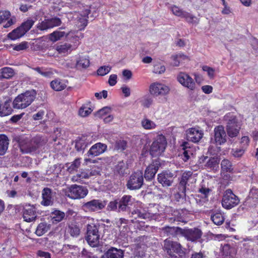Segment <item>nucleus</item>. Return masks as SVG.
<instances>
[{
  "label": "nucleus",
  "mask_w": 258,
  "mask_h": 258,
  "mask_svg": "<svg viewBox=\"0 0 258 258\" xmlns=\"http://www.w3.org/2000/svg\"><path fill=\"white\" fill-rule=\"evenodd\" d=\"M101 225L98 223H92L87 225L86 240L92 247L99 245L100 234L99 229Z\"/></svg>",
  "instance_id": "20e7f679"
},
{
  "label": "nucleus",
  "mask_w": 258,
  "mask_h": 258,
  "mask_svg": "<svg viewBox=\"0 0 258 258\" xmlns=\"http://www.w3.org/2000/svg\"><path fill=\"white\" fill-rule=\"evenodd\" d=\"M219 161L217 158L212 157L208 159L205 165L207 168L210 169H216L218 167Z\"/></svg>",
  "instance_id": "c03bdc74"
},
{
  "label": "nucleus",
  "mask_w": 258,
  "mask_h": 258,
  "mask_svg": "<svg viewBox=\"0 0 258 258\" xmlns=\"http://www.w3.org/2000/svg\"><path fill=\"white\" fill-rule=\"evenodd\" d=\"M25 34L22 28L19 26L9 33L8 37L11 40H15L22 37Z\"/></svg>",
  "instance_id": "f704fd0d"
},
{
  "label": "nucleus",
  "mask_w": 258,
  "mask_h": 258,
  "mask_svg": "<svg viewBox=\"0 0 258 258\" xmlns=\"http://www.w3.org/2000/svg\"><path fill=\"white\" fill-rule=\"evenodd\" d=\"M17 141L20 151L23 154L35 152L47 142L46 138L40 135H37L31 139L27 137H19Z\"/></svg>",
  "instance_id": "f257e3e1"
},
{
  "label": "nucleus",
  "mask_w": 258,
  "mask_h": 258,
  "mask_svg": "<svg viewBox=\"0 0 258 258\" xmlns=\"http://www.w3.org/2000/svg\"><path fill=\"white\" fill-rule=\"evenodd\" d=\"M111 70V68L109 66L100 67L97 71L98 75L103 76L107 74Z\"/></svg>",
  "instance_id": "69168bd1"
},
{
  "label": "nucleus",
  "mask_w": 258,
  "mask_h": 258,
  "mask_svg": "<svg viewBox=\"0 0 258 258\" xmlns=\"http://www.w3.org/2000/svg\"><path fill=\"white\" fill-rule=\"evenodd\" d=\"M36 94L34 90H28L19 94L13 102V107L18 109L26 108L34 101Z\"/></svg>",
  "instance_id": "f03ea898"
},
{
  "label": "nucleus",
  "mask_w": 258,
  "mask_h": 258,
  "mask_svg": "<svg viewBox=\"0 0 258 258\" xmlns=\"http://www.w3.org/2000/svg\"><path fill=\"white\" fill-rule=\"evenodd\" d=\"M153 98L150 95H146L143 97L141 100L142 105L145 108H149L153 104Z\"/></svg>",
  "instance_id": "6e6d98bb"
},
{
  "label": "nucleus",
  "mask_w": 258,
  "mask_h": 258,
  "mask_svg": "<svg viewBox=\"0 0 258 258\" xmlns=\"http://www.w3.org/2000/svg\"><path fill=\"white\" fill-rule=\"evenodd\" d=\"M192 174L193 172L191 171H184L181 175L179 185L186 188L187 182L192 178Z\"/></svg>",
  "instance_id": "58836bf2"
},
{
  "label": "nucleus",
  "mask_w": 258,
  "mask_h": 258,
  "mask_svg": "<svg viewBox=\"0 0 258 258\" xmlns=\"http://www.w3.org/2000/svg\"><path fill=\"white\" fill-rule=\"evenodd\" d=\"M88 189L86 186L73 184L66 191V195L73 200H80L84 198L88 194Z\"/></svg>",
  "instance_id": "423d86ee"
},
{
  "label": "nucleus",
  "mask_w": 258,
  "mask_h": 258,
  "mask_svg": "<svg viewBox=\"0 0 258 258\" xmlns=\"http://www.w3.org/2000/svg\"><path fill=\"white\" fill-rule=\"evenodd\" d=\"M66 35V37H68V39H69L70 36V33L66 34L65 32L60 31L59 30H56L49 34V38L51 41L56 42L60 40Z\"/></svg>",
  "instance_id": "72a5a7b5"
},
{
  "label": "nucleus",
  "mask_w": 258,
  "mask_h": 258,
  "mask_svg": "<svg viewBox=\"0 0 258 258\" xmlns=\"http://www.w3.org/2000/svg\"><path fill=\"white\" fill-rule=\"evenodd\" d=\"M170 10L173 15L181 18L185 12L176 5L172 6L170 7Z\"/></svg>",
  "instance_id": "4d7b16f0"
},
{
  "label": "nucleus",
  "mask_w": 258,
  "mask_h": 258,
  "mask_svg": "<svg viewBox=\"0 0 258 258\" xmlns=\"http://www.w3.org/2000/svg\"><path fill=\"white\" fill-rule=\"evenodd\" d=\"M240 126L235 116L231 117L227 122L226 131L230 138L235 137L239 133Z\"/></svg>",
  "instance_id": "dca6fc26"
},
{
  "label": "nucleus",
  "mask_w": 258,
  "mask_h": 258,
  "mask_svg": "<svg viewBox=\"0 0 258 258\" xmlns=\"http://www.w3.org/2000/svg\"><path fill=\"white\" fill-rule=\"evenodd\" d=\"M232 247L229 244H225L222 247V254L225 256L224 258H232L231 255Z\"/></svg>",
  "instance_id": "5fc2aeb1"
},
{
  "label": "nucleus",
  "mask_w": 258,
  "mask_h": 258,
  "mask_svg": "<svg viewBox=\"0 0 258 258\" xmlns=\"http://www.w3.org/2000/svg\"><path fill=\"white\" fill-rule=\"evenodd\" d=\"M93 109L89 104H83L79 110V115L82 117H86L91 113Z\"/></svg>",
  "instance_id": "37998d69"
},
{
  "label": "nucleus",
  "mask_w": 258,
  "mask_h": 258,
  "mask_svg": "<svg viewBox=\"0 0 258 258\" xmlns=\"http://www.w3.org/2000/svg\"><path fill=\"white\" fill-rule=\"evenodd\" d=\"M163 249L171 258H183L185 255V249L180 243L169 239L164 241Z\"/></svg>",
  "instance_id": "7ed1b4c3"
},
{
  "label": "nucleus",
  "mask_w": 258,
  "mask_h": 258,
  "mask_svg": "<svg viewBox=\"0 0 258 258\" xmlns=\"http://www.w3.org/2000/svg\"><path fill=\"white\" fill-rule=\"evenodd\" d=\"M107 149V145L106 144L97 143L93 145L87 152L88 156L93 157L97 156L103 153Z\"/></svg>",
  "instance_id": "5701e85b"
},
{
  "label": "nucleus",
  "mask_w": 258,
  "mask_h": 258,
  "mask_svg": "<svg viewBox=\"0 0 258 258\" xmlns=\"http://www.w3.org/2000/svg\"><path fill=\"white\" fill-rule=\"evenodd\" d=\"M202 235V231L198 228H182L181 235L188 241H195L201 238Z\"/></svg>",
  "instance_id": "2eb2a0df"
},
{
  "label": "nucleus",
  "mask_w": 258,
  "mask_h": 258,
  "mask_svg": "<svg viewBox=\"0 0 258 258\" xmlns=\"http://www.w3.org/2000/svg\"><path fill=\"white\" fill-rule=\"evenodd\" d=\"M173 174L167 171H163L157 175V180L163 187H168L172 185Z\"/></svg>",
  "instance_id": "a211bd4d"
},
{
  "label": "nucleus",
  "mask_w": 258,
  "mask_h": 258,
  "mask_svg": "<svg viewBox=\"0 0 258 258\" xmlns=\"http://www.w3.org/2000/svg\"><path fill=\"white\" fill-rule=\"evenodd\" d=\"M239 202V198L231 189L225 191L222 200V205L224 209H231L238 205Z\"/></svg>",
  "instance_id": "0eeeda50"
},
{
  "label": "nucleus",
  "mask_w": 258,
  "mask_h": 258,
  "mask_svg": "<svg viewBox=\"0 0 258 258\" xmlns=\"http://www.w3.org/2000/svg\"><path fill=\"white\" fill-rule=\"evenodd\" d=\"M106 202L100 200H92L83 203V209L87 212H95L103 209L106 206Z\"/></svg>",
  "instance_id": "4468645a"
},
{
  "label": "nucleus",
  "mask_w": 258,
  "mask_h": 258,
  "mask_svg": "<svg viewBox=\"0 0 258 258\" xmlns=\"http://www.w3.org/2000/svg\"><path fill=\"white\" fill-rule=\"evenodd\" d=\"M88 146L85 137H78L75 141V148L77 152L84 151Z\"/></svg>",
  "instance_id": "473e14b6"
},
{
  "label": "nucleus",
  "mask_w": 258,
  "mask_h": 258,
  "mask_svg": "<svg viewBox=\"0 0 258 258\" xmlns=\"http://www.w3.org/2000/svg\"><path fill=\"white\" fill-rule=\"evenodd\" d=\"M1 74L3 78L9 79L14 75V71L10 68L5 67L1 70Z\"/></svg>",
  "instance_id": "8fccbe9b"
},
{
  "label": "nucleus",
  "mask_w": 258,
  "mask_h": 258,
  "mask_svg": "<svg viewBox=\"0 0 258 258\" xmlns=\"http://www.w3.org/2000/svg\"><path fill=\"white\" fill-rule=\"evenodd\" d=\"M88 56H79L76 60V68L78 70L86 69L90 66Z\"/></svg>",
  "instance_id": "cd10ccee"
},
{
  "label": "nucleus",
  "mask_w": 258,
  "mask_h": 258,
  "mask_svg": "<svg viewBox=\"0 0 258 258\" xmlns=\"http://www.w3.org/2000/svg\"><path fill=\"white\" fill-rule=\"evenodd\" d=\"M71 44L65 43L64 44L57 45L56 47V50L60 54L66 53L71 49Z\"/></svg>",
  "instance_id": "864d4df0"
},
{
  "label": "nucleus",
  "mask_w": 258,
  "mask_h": 258,
  "mask_svg": "<svg viewBox=\"0 0 258 258\" xmlns=\"http://www.w3.org/2000/svg\"><path fill=\"white\" fill-rule=\"evenodd\" d=\"M37 28L40 30H46L47 29H50V28H49V25L47 19H45L41 23H39L37 25Z\"/></svg>",
  "instance_id": "774afa93"
},
{
  "label": "nucleus",
  "mask_w": 258,
  "mask_h": 258,
  "mask_svg": "<svg viewBox=\"0 0 258 258\" xmlns=\"http://www.w3.org/2000/svg\"><path fill=\"white\" fill-rule=\"evenodd\" d=\"M9 139L5 134H0V156L4 155L9 147Z\"/></svg>",
  "instance_id": "c756f323"
},
{
  "label": "nucleus",
  "mask_w": 258,
  "mask_h": 258,
  "mask_svg": "<svg viewBox=\"0 0 258 258\" xmlns=\"http://www.w3.org/2000/svg\"><path fill=\"white\" fill-rule=\"evenodd\" d=\"M124 253L122 250L112 247L109 249L102 256V258H123Z\"/></svg>",
  "instance_id": "bb28decb"
},
{
  "label": "nucleus",
  "mask_w": 258,
  "mask_h": 258,
  "mask_svg": "<svg viewBox=\"0 0 258 258\" xmlns=\"http://www.w3.org/2000/svg\"><path fill=\"white\" fill-rule=\"evenodd\" d=\"M53 204L52 190L48 187H45L42 191L41 204L44 206H51Z\"/></svg>",
  "instance_id": "4be33fe9"
},
{
  "label": "nucleus",
  "mask_w": 258,
  "mask_h": 258,
  "mask_svg": "<svg viewBox=\"0 0 258 258\" xmlns=\"http://www.w3.org/2000/svg\"><path fill=\"white\" fill-rule=\"evenodd\" d=\"M90 177V174L89 173V169L83 170L80 173L72 177V180L75 182H81L83 179H88Z\"/></svg>",
  "instance_id": "e433bc0d"
},
{
  "label": "nucleus",
  "mask_w": 258,
  "mask_h": 258,
  "mask_svg": "<svg viewBox=\"0 0 258 258\" xmlns=\"http://www.w3.org/2000/svg\"><path fill=\"white\" fill-rule=\"evenodd\" d=\"M186 188L178 185L176 192L174 194V198L176 201L183 202L186 200Z\"/></svg>",
  "instance_id": "7c9ffc66"
},
{
  "label": "nucleus",
  "mask_w": 258,
  "mask_h": 258,
  "mask_svg": "<svg viewBox=\"0 0 258 258\" xmlns=\"http://www.w3.org/2000/svg\"><path fill=\"white\" fill-rule=\"evenodd\" d=\"M127 147L126 141L120 140L117 141L115 144V148L117 150L124 151Z\"/></svg>",
  "instance_id": "e2e57ef3"
},
{
  "label": "nucleus",
  "mask_w": 258,
  "mask_h": 258,
  "mask_svg": "<svg viewBox=\"0 0 258 258\" xmlns=\"http://www.w3.org/2000/svg\"><path fill=\"white\" fill-rule=\"evenodd\" d=\"M11 13L8 11L0 12V24L6 23L3 25L4 28H8L14 24V22L12 18H10Z\"/></svg>",
  "instance_id": "a878e982"
},
{
  "label": "nucleus",
  "mask_w": 258,
  "mask_h": 258,
  "mask_svg": "<svg viewBox=\"0 0 258 258\" xmlns=\"http://www.w3.org/2000/svg\"><path fill=\"white\" fill-rule=\"evenodd\" d=\"M221 166L222 170L226 172L230 171L232 164L228 159H224L221 162Z\"/></svg>",
  "instance_id": "680f3d73"
},
{
  "label": "nucleus",
  "mask_w": 258,
  "mask_h": 258,
  "mask_svg": "<svg viewBox=\"0 0 258 258\" xmlns=\"http://www.w3.org/2000/svg\"><path fill=\"white\" fill-rule=\"evenodd\" d=\"M37 215L36 208L33 205H26L23 209V218L25 221L30 222L35 221Z\"/></svg>",
  "instance_id": "f3484780"
},
{
  "label": "nucleus",
  "mask_w": 258,
  "mask_h": 258,
  "mask_svg": "<svg viewBox=\"0 0 258 258\" xmlns=\"http://www.w3.org/2000/svg\"><path fill=\"white\" fill-rule=\"evenodd\" d=\"M161 166L158 160H153L146 168L144 177L147 181H151L155 178V175Z\"/></svg>",
  "instance_id": "ddd939ff"
},
{
  "label": "nucleus",
  "mask_w": 258,
  "mask_h": 258,
  "mask_svg": "<svg viewBox=\"0 0 258 258\" xmlns=\"http://www.w3.org/2000/svg\"><path fill=\"white\" fill-rule=\"evenodd\" d=\"M173 60L172 64L173 66H179L180 62L185 59H189L188 57L182 53H179L171 56Z\"/></svg>",
  "instance_id": "ea45409f"
},
{
  "label": "nucleus",
  "mask_w": 258,
  "mask_h": 258,
  "mask_svg": "<svg viewBox=\"0 0 258 258\" xmlns=\"http://www.w3.org/2000/svg\"><path fill=\"white\" fill-rule=\"evenodd\" d=\"M180 151L179 156L184 162H187L192 155V150L189 146V144L187 142H184L180 145Z\"/></svg>",
  "instance_id": "b1692460"
},
{
  "label": "nucleus",
  "mask_w": 258,
  "mask_h": 258,
  "mask_svg": "<svg viewBox=\"0 0 258 258\" xmlns=\"http://www.w3.org/2000/svg\"><path fill=\"white\" fill-rule=\"evenodd\" d=\"M49 25V28H52L54 27L59 26L61 24V21L58 17H54L50 19H47Z\"/></svg>",
  "instance_id": "bf43d9fd"
},
{
  "label": "nucleus",
  "mask_w": 258,
  "mask_h": 258,
  "mask_svg": "<svg viewBox=\"0 0 258 258\" xmlns=\"http://www.w3.org/2000/svg\"><path fill=\"white\" fill-rule=\"evenodd\" d=\"M132 216H134L135 218H139L143 219L149 218L150 214L146 212L143 209H135L132 212Z\"/></svg>",
  "instance_id": "4c0bfd02"
},
{
  "label": "nucleus",
  "mask_w": 258,
  "mask_h": 258,
  "mask_svg": "<svg viewBox=\"0 0 258 258\" xmlns=\"http://www.w3.org/2000/svg\"><path fill=\"white\" fill-rule=\"evenodd\" d=\"M50 86L54 90L56 91H61L64 89L66 87V85L61 82L59 80H55L50 83Z\"/></svg>",
  "instance_id": "a18cd8bd"
},
{
  "label": "nucleus",
  "mask_w": 258,
  "mask_h": 258,
  "mask_svg": "<svg viewBox=\"0 0 258 258\" xmlns=\"http://www.w3.org/2000/svg\"><path fill=\"white\" fill-rule=\"evenodd\" d=\"M13 109L11 106V101L7 100L3 103H0V116H6L12 113Z\"/></svg>",
  "instance_id": "c85d7f7f"
},
{
  "label": "nucleus",
  "mask_w": 258,
  "mask_h": 258,
  "mask_svg": "<svg viewBox=\"0 0 258 258\" xmlns=\"http://www.w3.org/2000/svg\"><path fill=\"white\" fill-rule=\"evenodd\" d=\"M170 90L168 86L158 82L152 83L149 87L151 94L156 96L166 95L169 93Z\"/></svg>",
  "instance_id": "f8f14e48"
},
{
  "label": "nucleus",
  "mask_w": 258,
  "mask_h": 258,
  "mask_svg": "<svg viewBox=\"0 0 258 258\" xmlns=\"http://www.w3.org/2000/svg\"><path fill=\"white\" fill-rule=\"evenodd\" d=\"M119 203L118 199L111 201L107 205V209L108 211H116L118 209Z\"/></svg>",
  "instance_id": "338daca9"
},
{
  "label": "nucleus",
  "mask_w": 258,
  "mask_h": 258,
  "mask_svg": "<svg viewBox=\"0 0 258 258\" xmlns=\"http://www.w3.org/2000/svg\"><path fill=\"white\" fill-rule=\"evenodd\" d=\"M202 130L196 127H191L186 131V138L187 140L193 143H198L203 136Z\"/></svg>",
  "instance_id": "6ab92c4d"
},
{
  "label": "nucleus",
  "mask_w": 258,
  "mask_h": 258,
  "mask_svg": "<svg viewBox=\"0 0 258 258\" xmlns=\"http://www.w3.org/2000/svg\"><path fill=\"white\" fill-rule=\"evenodd\" d=\"M49 229V225L45 222H42L38 224L35 233L37 236H40L43 235L48 231Z\"/></svg>",
  "instance_id": "a19ab883"
},
{
  "label": "nucleus",
  "mask_w": 258,
  "mask_h": 258,
  "mask_svg": "<svg viewBox=\"0 0 258 258\" xmlns=\"http://www.w3.org/2000/svg\"><path fill=\"white\" fill-rule=\"evenodd\" d=\"M182 18H184L188 23L194 24L198 23V22H196L195 20H197V18L195 16L186 11L185 12Z\"/></svg>",
  "instance_id": "052dcab7"
},
{
  "label": "nucleus",
  "mask_w": 258,
  "mask_h": 258,
  "mask_svg": "<svg viewBox=\"0 0 258 258\" xmlns=\"http://www.w3.org/2000/svg\"><path fill=\"white\" fill-rule=\"evenodd\" d=\"M127 169V166L123 161L118 162L115 166V170L120 175H123Z\"/></svg>",
  "instance_id": "09e8293b"
},
{
  "label": "nucleus",
  "mask_w": 258,
  "mask_h": 258,
  "mask_svg": "<svg viewBox=\"0 0 258 258\" xmlns=\"http://www.w3.org/2000/svg\"><path fill=\"white\" fill-rule=\"evenodd\" d=\"M81 158H76L72 163L68 167V171L70 173H72L75 171H77V169L80 167L81 165Z\"/></svg>",
  "instance_id": "3c124183"
},
{
  "label": "nucleus",
  "mask_w": 258,
  "mask_h": 258,
  "mask_svg": "<svg viewBox=\"0 0 258 258\" xmlns=\"http://www.w3.org/2000/svg\"><path fill=\"white\" fill-rule=\"evenodd\" d=\"M212 189L203 184H201L197 191L196 200L200 205H203L209 201Z\"/></svg>",
  "instance_id": "9d476101"
},
{
  "label": "nucleus",
  "mask_w": 258,
  "mask_h": 258,
  "mask_svg": "<svg viewBox=\"0 0 258 258\" xmlns=\"http://www.w3.org/2000/svg\"><path fill=\"white\" fill-rule=\"evenodd\" d=\"M34 22L35 21L33 19L29 18L22 23L20 26L22 28L24 32L26 33L32 28Z\"/></svg>",
  "instance_id": "603ef678"
},
{
  "label": "nucleus",
  "mask_w": 258,
  "mask_h": 258,
  "mask_svg": "<svg viewBox=\"0 0 258 258\" xmlns=\"http://www.w3.org/2000/svg\"><path fill=\"white\" fill-rule=\"evenodd\" d=\"M189 214V211L186 209L172 210L171 217H167L166 220L171 224L175 222L186 223Z\"/></svg>",
  "instance_id": "1a4fd4ad"
},
{
  "label": "nucleus",
  "mask_w": 258,
  "mask_h": 258,
  "mask_svg": "<svg viewBox=\"0 0 258 258\" xmlns=\"http://www.w3.org/2000/svg\"><path fill=\"white\" fill-rule=\"evenodd\" d=\"M32 69L44 77L48 78L53 75L51 71H47L46 69L42 67L32 68Z\"/></svg>",
  "instance_id": "de8ad7c7"
},
{
  "label": "nucleus",
  "mask_w": 258,
  "mask_h": 258,
  "mask_svg": "<svg viewBox=\"0 0 258 258\" xmlns=\"http://www.w3.org/2000/svg\"><path fill=\"white\" fill-rule=\"evenodd\" d=\"M142 126L146 130L155 129L156 127V123L147 118H143L141 121Z\"/></svg>",
  "instance_id": "79ce46f5"
},
{
  "label": "nucleus",
  "mask_w": 258,
  "mask_h": 258,
  "mask_svg": "<svg viewBox=\"0 0 258 258\" xmlns=\"http://www.w3.org/2000/svg\"><path fill=\"white\" fill-rule=\"evenodd\" d=\"M119 203L118 211L124 212L132 206L134 199L131 195H123L120 199H118Z\"/></svg>",
  "instance_id": "412c9836"
},
{
  "label": "nucleus",
  "mask_w": 258,
  "mask_h": 258,
  "mask_svg": "<svg viewBox=\"0 0 258 258\" xmlns=\"http://www.w3.org/2000/svg\"><path fill=\"white\" fill-rule=\"evenodd\" d=\"M66 230L71 236L74 237H78L80 235L81 232L79 225H78L76 223L73 222H72L68 225L66 228Z\"/></svg>",
  "instance_id": "2f4dec72"
},
{
  "label": "nucleus",
  "mask_w": 258,
  "mask_h": 258,
  "mask_svg": "<svg viewBox=\"0 0 258 258\" xmlns=\"http://www.w3.org/2000/svg\"><path fill=\"white\" fill-rule=\"evenodd\" d=\"M166 146L165 137L162 135H158L151 145L150 153L153 157L160 156L164 152Z\"/></svg>",
  "instance_id": "39448f33"
},
{
  "label": "nucleus",
  "mask_w": 258,
  "mask_h": 258,
  "mask_svg": "<svg viewBox=\"0 0 258 258\" xmlns=\"http://www.w3.org/2000/svg\"><path fill=\"white\" fill-rule=\"evenodd\" d=\"M12 46H13V49L17 51L26 50L29 47L28 43L27 41H23L19 44Z\"/></svg>",
  "instance_id": "13d9d810"
},
{
  "label": "nucleus",
  "mask_w": 258,
  "mask_h": 258,
  "mask_svg": "<svg viewBox=\"0 0 258 258\" xmlns=\"http://www.w3.org/2000/svg\"><path fill=\"white\" fill-rule=\"evenodd\" d=\"M177 80L182 86L190 91H194L196 88V84L194 79L185 73H179L177 76Z\"/></svg>",
  "instance_id": "9b49d317"
},
{
  "label": "nucleus",
  "mask_w": 258,
  "mask_h": 258,
  "mask_svg": "<svg viewBox=\"0 0 258 258\" xmlns=\"http://www.w3.org/2000/svg\"><path fill=\"white\" fill-rule=\"evenodd\" d=\"M211 219L216 225H222L225 220L223 214L220 212H216L211 216Z\"/></svg>",
  "instance_id": "c9c22d12"
},
{
  "label": "nucleus",
  "mask_w": 258,
  "mask_h": 258,
  "mask_svg": "<svg viewBox=\"0 0 258 258\" xmlns=\"http://www.w3.org/2000/svg\"><path fill=\"white\" fill-rule=\"evenodd\" d=\"M245 148L242 147L241 148L233 149L231 151L232 154L235 157H241L244 153Z\"/></svg>",
  "instance_id": "0e129e2a"
},
{
  "label": "nucleus",
  "mask_w": 258,
  "mask_h": 258,
  "mask_svg": "<svg viewBox=\"0 0 258 258\" xmlns=\"http://www.w3.org/2000/svg\"><path fill=\"white\" fill-rule=\"evenodd\" d=\"M162 231L164 235L169 237H175L181 235L182 228L179 227L165 226L162 228Z\"/></svg>",
  "instance_id": "393cba45"
},
{
  "label": "nucleus",
  "mask_w": 258,
  "mask_h": 258,
  "mask_svg": "<svg viewBox=\"0 0 258 258\" xmlns=\"http://www.w3.org/2000/svg\"><path fill=\"white\" fill-rule=\"evenodd\" d=\"M64 212L59 210H55L51 213V217L53 222H60L64 217Z\"/></svg>",
  "instance_id": "49530a36"
},
{
  "label": "nucleus",
  "mask_w": 258,
  "mask_h": 258,
  "mask_svg": "<svg viewBox=\"0 0 258 258\" xmlns=\"http://www.w3.org/2000/svg\"><path fill=\"white\" fill-rule=\"evenodd\" d=\"M144 183V177L142 171L138 170L133 173L128 180L126 186L130 190L140 189Z\"/></svg>",
  "instance_id": "6e6552de"
},
{
  "label": "nucleus",
  "mask_w": 258,
  "mask_h": 258,
  "mask_svg": "<svg viewBox=\"0 0 258 258\" xmlns=\"http://www.w3.org/2000/svg\"><path fill=\"white\" fill-rule=\"evenodd\" d=\"M214 139L217 145H221L227 141V136L222 125H218L214 128Z\"/></svg>",
  "instance_id": "aec40b11"
}]
</instances>
